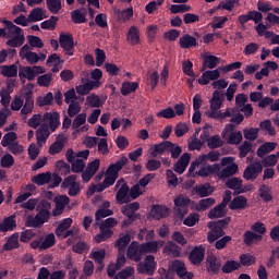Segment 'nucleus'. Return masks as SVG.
I'll return each instance as SVG.
<instances>
[{
	"instance_id": "1",
	"label": "nucleus",
	"mask_w": 279,
	"mask_h": 279,
	"mask_svg": "<svg viewBox=\"0 0 279 279\" xmlns=\"http://www.w3.org/2000/svg\"><path fill=\"white\" fill-rule=\"evenodd\" d=\"M49 219H51V203L44 199L37 205L36 216L27 217L25 226L26 228H43L45 223L49 222Z\"/></svg>"
},
{
	"instance_id": "2",
	"label": "nucleus",
	"mask_w": 279,
	"mask_h": 279,
	"mask_svg": "<svg viewBox=\"0 0 279 279\" xmlns=\"http://www.w3.org/2000/svg\"><path fill=\"white\" fill-rule=\"evenodd\" d=\"M167 151L171 154V158H173V160H178V158H180L182 154V147L170 141H163L161 143L150 146V148L148 149L150 158H158V156H165Z\"/></svg>"
},
{
	"instance_id": "3",
	"label": "nucleus",
	"mask_w": 279,
	"mask_h": 279,
	"mask_svg": "<svg viewBox=\"0 0 279 279\" xmlns=\"http://www.w3.org/2000/svg\"><path fill=\"white\" fill-rule=\"evenodd\" d=\"M230 221H232V218L226 217L225 219L208 222L207 228L210 230L207 234L208 243H215L221 236H226V231L223 230L230 226Z\"/></svg>"
},
{
	"instance_id": "4",
	"label": "nucleus",
	"mask_w": 279,
	"mask_h": 279,
	"mask_svg": "<svg viewBox=\"0 0 279 279\" xmlns=\"http://www.w3.org/2000/svg\"><path fill=\"white\" fill-rule=\"evenodd\" d=\"M43 73H47V69L40 65H26L20 66L19 77L20 80H27L28 82H34L38 75H43Z\"/></svg>"
},
{
	"instance_id": "5",
	"label": "nucleus",
	"mask_w": 279,
	"mask_h": 279,
	"mask_svg": "<svg viewBox=\"0 0 279 279\" xmlns=\"http://www.w3.org/2000/svg\"><path fill=\"white\" fill-rule=\"evenodd\" d=\"M34 84L28 83L26 85L25 92L22 93V99H23V107H22V114H29L32 110H34Z\"/></svg>"
},
{
	"instance_id": "6",
	"label": "nucleus",
	"mask_w": 279,
	"mask_h": 279,
	"mask_svg": "<svg viewBox=\"0 0 279 279\" xmlns=\"http://www.w3.org/2000/svg\"><path fill=\"white\" fill-rule=\"evenodd\" d=\"M191 206V198L180 194L174 198V213L179 219L189 215V207Z\"/></svg>"
},
{
	"instance_id": "7",
	"label": "nucleus",
	"mask_w": 279,
	"mask_h": 279,
	"mask_svg": "<svg viewBox=\"0 0 279 279\" xmlns=\"http://www.w3.org/2000/svg\"><path fill=\"white\" fill-rule=\"evenodd\" d=\"M156 257L154 255H148L145 257L144 262L137 264V272L145 274L146 276H154L156 274Z\"/></svg>"
},
{
	"instance_id": "8",
	"label": "nucleus",
	"mask_w": 279,
	"mask_h": 279,
	"mask_svg": "<svg viewBox=\"0 0 279 279\" xmlns=\"http://www.w3.org/2000/svg\"><path fill=\"white\" fill-rule=\"evenodd\" d=\"M117 189L119 190L116 195V202L118 204H128V202H130V186L125 183L124 179L117 181L114 190L117 191Z\"/></svg>"
},
{
	"instance_id": "9",
	"label": "nucleus",
	"mask_w": 279,
	"mask_h": 279,
	"mask_svg": "<svg viewBox=\"0 0 279 279\" xmlns=\"http://www.w3.org/2000/svg\"><path fill=\"white\" fill-rule=\"evenodd\" d=\"M68 162L71 163L72 173H84V169L86 168V163L84 159H75V151L73 148H69L65 153Z\"/></svg>"
},
{
	"instance_id": "10",
	"label": "nucleus",
	"mask_w": 279,
	"mask_h": 279,
	"mask_svg": "<svg viewBox=\"0 0 279 279\" xmlns=\"http://www.w3.org/2000/svg\"><path fill=\"white\" fill-rule=\"evenodd\" d=\"M260 173H263V165L258 161L251 163L245 168L243 178L244 180H251L254 182V180H256Z\"/></svg>"
},
{
	"instance_id": "11",
	"label": "nucleus",
	"mask_w": 279,
	"mask_h": 279,
	"mask_svg": "<svg viewBox=\"0 0 279 279\" xmlns=\"http://www.w3.org/2000/svg\"><path fill=\"white\" fill-rule=\"evenodd\" d=\"M126 257L134 263H141V260H143V251H141V244H138V242L133 241L128 246Z\"/></svg>"
},
{
	"instance_id": "12",
	"label": "nucleus",
	"mask_w": 279,
	"mask_h": 279,
	"mask_svg": "<svg viewBox=\"0 0 279 279\" xmlns=\"http://www.w3.org/2000/svg\"><path fill=\"white\" fill-rule=\"evenodd\" d=\"M60 47L66 51V56H73V49H75V43L73 40V35L71 34H60L59 36Z\"/></svg>"
},
{
	"instance_id": "13",
	"label": "nucleus",
	"mask_w": 279,
	"mask_h": 279,
	"mask_svg": "<svg viewBox=\"0 0 279 279\" xmlns=\"http://www.w3.org/2000/svg\"><path fill=\"white\" fill-rule=\"evenodd\" d=\"M206 256V247L204 245L194 246L190 252L189 259L192 265H202Z\"/></svg>"
},
{
	"instance_id": "14",
	"label": "nucleus",
	"mask_w": 279,
	"mask_h": 279,
	"mask_svg": "<svg viewBox=\"0 0 279 279\" xmlns=\"http://www.w3.org/2000/svg\"><path fill=\"white\" fill-rule=\"evenodd\" d=\"M71 198L66 195H59L54 197V209L52 210V217H60L64 213V208L69 206Z\"/></svg>"
},
{
	"instance_id": "15",
	"label": "nucleus",
	"mask_w": 279,
	"mask_h": 279,
	"mask_svg": "<svg viewBox=\"0 0 279 279\" xmlns=\"http://www.w3.org/2000/svg\"><path fill=\"white\" fill-rule=\"evenodd\" d=\"M219 71H221L219 68L216 70L205 71L198 78V84H201V86H207V84H210V82H216V80L221 77V72Z\"/></svg>"
},
{
	"instance_id": "16",
	"label": "nucleus",
	"mask_w": 279,
	"mask_h": 279,
	"mask_svg": "<svg viewBox=\"0 0 279 279\" xmlns=\"http://www.w3.org/2000/svg\"><path fill=\"white\" fill-rule=\"evenodd\" d=\"M44 123H47L50 132H56L60 128V113L59 112H46L43 118Z\"/></svg>"
},
{
	"instance_id": "17",
	"label": "nucleus",
	"mask_w": 279,
	"mask_h": 279,
	"mask_svg": "<svg viewBox=\"0 0 279 279\" xmlns=\"http://www.w3.org/2000/svg\"><path fill=\"white\" fill-rule=\"evenodd\" d=\"M227 189H231L233 195H241V193H247V190L243 189V180L232 177L226 182Z\"/></svg>"
},
{
	"instance_id": "18",
	"label": "nucleus",
	"mask_w": 279,
	"mask_h": 279,
	"mask_svg": "<svg viewBox=\"0 0 279 279\" xmlns=\"http://www.w3.org/2000/svg\"><path fill=\"white\" fill-rule=\"evenodd\" d=\"M220 169H221V166L219 163L207 165V166L201 167V169L196 171V174L199 175V178H210V175L218 177Z\"/></svg>"
},
{
	"instance_id": "19",
	"label": "nucleus",
	"mask_w": 279,
	"mask_h": 279,
	"mask_svg": "<svg viewBox=\"0 0 279 279\" xmlns=\"http://www.w3.org/2000/svg\"><path fill=\"white\" fill-rule=\"evenodd\" d=\"M226 100V96L219 92L215 90L213 93V97L209 100L210 104V112H217L221 109V106H223V101Z\"/></svg>"
},
{
	"instance_id": "20",
	"label": "nucleus",
	"mask_w": 279,
	"mask_h": 279,
	"mask_svg": "<svg viewBox=\"0 0 279 279\" xmlns=\"http://www.w3.org/2000/svg\"><path fill=\"white\" fill-rule=\"evenodd\" d=\"M191 162V154L184 153L179 160L174 163V171L175 173H179V175H182L186 171V167H189V163Z\"/></svg>"
},
{
	"instance_id": "21",
	"label": "nucleus",
	"mask_w": 279,
	"mask_h": 279,
	"mask_svg": "<svg viewBox=\"0 0 279 279\" xmlns=\"http://www.w3.org/2000/svg\"><path fill=\"white\" fill-rule=\"evenodd\" d=\"M129 162L128 157H121L120 160H118L116 163H111L108 169L107 172L108 175H113L116 178H119V171H121V169H123V167H125Z\"/></svg>"
},
{
	"instance_id": "22",
	"label": "nucleus",
	"mask_w": 279,
	"mask_h": 279,
	"mask_svg": "<svg viewBox=\"0 0 279 279\" xmlns=\"http://www.w3.org/2000/svg\"><path fill=\"white\" fill-rule=\"evenodd\" d=\"M64 141H66V137H64V134H59L56 138V142L52 143L49 147V154L50 156H56V154H60L64 149Z\"/></svg>"
},
{
	"instance_id": "23",
	"label": "nucleus",
	"mask_w": 279,
	"mask_h": 279,
	"mask_svg": "<svg viewBox=\"0 0 279 279\" xmlns=\"http://www.w3.org/2000/svg\"><path fill=\"white\" fill-rule=\"evenodd\" d=\"M51 136V130L49 129V124L41 123L40 128L36 131V140L37 144L47 143V138Z\"/></svg>"
},
{
	"instance_id": "24",
	"label": "nucleus",
	"mask_w": 279,
	"mask_h": 279,
	"mask_svg": "<svg viewBox=\"0 0 279 279\" xmlns=\"http://www.w3.org/2000/svg\"><path fill=\"white\" fill-rule=\"evenodd\" d=\"M239 173V165L231 163L225 167L222 170H218L219 180H226L227 178H232V175H236Z\"/></svg>"
},
{
	"instance_id": "25",
	"label": "nucleus",
	"mask_w": 279,
	"mask_h": 279,
	"mask_svg": "<svg viewBox=\"0 0 279 279\" xmlns=\"http://www.w3.org/2000/svg\"><path fill=\"white\" fill-rule=\"evenodd\" d=\"M260 241H263V235H258L253 231L247 230L243 234V243L247 247H252V245H255V243H260Z\"/></svg>"
},
{
	"instance_id": "26",
	"label": "nucleus",
	"mask_w": 279,
	"mask_h": 279,
	"mask_svg": "<svg viewBox=\"0 0 279 279\" xmlns=\"http://www.w3.org/2000/svg\"><path fill=\"white\" fill-rule=\"evenodd\" d=\"M179 45L181 49H192V47H199V44L197 43V38L191 36L190 34H184L179 39Z\"/></svg>"
},
{
	"instance_id": "27",
	"label": "nucleus",
	"mask_w": 279,
	"mask_h": 279,
	"mask_svg": "<svg viewBox=\"0 0 279 279\" xmlns=\"http://www.w3.org/2000/svg\"><path fill=\"white\" fill-rule=\"evenodd\" d=\"M47 17V11L40 7L34 8L28 14V21L31 23H38V21H45Z\"/></svg>"
},
{
	"instance_id": "28",
	"label": "nucleus",
	"mask_w": 279,
	"mask_h": 279,
	"mask_svg": "<svg viewBox=\"0 0 279 279\" xmlns=\"http://www.w3.org/2000/svg\"><path fill=\"white\" fill-rule=\"evenodd\" d=\"M163 254H171L173 258H180L182 254V247L178 246V244H175L173 241H168L163 246Z\"/></svg>"
},
{
	"instance_id": "29",
	"label": "nucleus",
	"mask_w": 279,
	"mask_h": 279,
	"mask_svg": "<svg viewBox=\"0 0 279 279\" xmlns=\"http://www.w3.org/2000/svg\"><path fill=\"white\" fill-rule=\"evenodd\" d=\"M230 210H245L247 208V198L243 195L235 196L230 205H229Z\"/></svg>"
},
{
	"instance_id": "30",
	"label": "nucleus",
	"mask_w": 279,
	"mask_h": 279,
	"mask_svg": "<svg viewBox=\"0 0 279 279\" xmlns=\"http://www.w3.org/2000/svg\"><path fill=\"white\" fill-rule=\"evenodd\" d=\"M86 14H88L86 8L76 9L71 12V19L76 25H82V23H86Z\"/></svg>"
},
{
	"instance_id": "31",
	"label": "nucleus",
	"mask_w": 279,
	"mask_h": 279,
	"mask_svg": "<svg viewBox=\"0 0 279 279\" xmlns=\"http://www.w3.org/2000/svg\"><path fill=\"white\" fill-rule=\"evenodd\" d=\"M1 23H3L5 29L8 31L9 35H7V38H11V36H17L23 34V28L16 26L12 21L2 20Z\"/></svg>"
},
{
	"instance_id": "32",
	"label": "nucleus",
	"mask_w": 279,
	"mask_h": 279,
	"mask_svg": "<svg viewBox=\"0 0 279 279\" xmlns=\"http://www.w3.org/2000/svg\"><path fill=\"white\" fill-rule=\"evenodd\" d=\"M258 195L266 204L274 201V195L271 194V187L267 184H262L258 187Z\"/></svg>"
},
{
	"instance_id": "33",
	"label": "nucleus",
	"mask_w": 279,
	"mask_h": 279,
	"mask_svg": "<svg viewBox=\"0 0 279 279\" xmlns=\"http://www.w3.org/2000/svg\"><path fill=\"white\" fill-rule=\"evenodd\" d=\"M16 228V219L14 216H9L0 223V232H12Z\"/></svg>"
},
{
	"instance_id": "34",
	"label": "nucleus",
	"mask_w": 279,
	"mask_h": 279,
	"mask_svg": "<svg viewBox=\"0 0 279 279\" xmlns=\"http://www.w3.org/2000/svg\"><path fill=\"white\" fill-rule=\"evenodd\" d=\"M214 191L215 190L210 186V183H204L194 187V193L199 197H209V195H213Z\"/></svg>"
},
{
	"instance_id": "35",
	"label": "nucleus",
	"mask_w": 279,
	"mask_h": 279,
	"mask_svg": "<svg viewBox=\"0 0 279 279\" xmlns=\"http://www.w3.org/2000/svg\"><path fill=\"white\" fill-rule=\"evenodd\" d=\"M21 244L19 243V232L9 236L7 243L3 245L4 252H12V250H19Z\"/></svg>"
},
{
	"instance_id": "36",
	"label": "nucleus",
	"mask_w": 279,
	"mask_h": 279,
	"mask_svg": "<svg viewBox=\"0 0 279 279\" xmlns=\"http://www.w3.org/2000/svg\"><path fill=\"white\" fill-rule=\"evenodd\" d=\"M126 38L132 46L138 45L141 43V31H138V27L131 26Z\"/></svg>"
},
{
	"instance_id": "37",
	"label": "nucleus",
	"mask_w": 279,
	"mask_h": 279,
	"mask_svg": "<svg viewBox=\"0 0 279 279\" xmlns=\"http://www.w3.org/2000/svg\"><path fill=\"white\" fill-rule=\"evenodd\" d=\"M277 146H278V144L276 142L264 143L257 149L258 158H263L264 156H267V154H271V151H274V149H276Z\"/></svg>"
},
{
	"instance_id": "38",
	"label": "nucleus",
	"mask_w": 279,
	"mask_h": 279,
	"mask_svg": "<svg viewBox=\"0 0 279 279\" xmlns=\"http://www.w3.org/2000/svg\"><path fill=\"white\" fill-rule=\"evenodd\" d=\"M227 211L226 207L221 204H218L214 208H211L207 215L208 219H221L226 217Z\"/></svg>"
},
{
	"instance_id": "39",
	"label": "nucleus",
	"mask_w": 279,
	"mask_h": 279,
	"mask_svg": "<svg viewBox=\"0 0 279 279\" xmlns=\"http://www.w3.org/2000/svg\"><path fill=\"white\" fill-rule=\"evenodd\" d=\"M219 269H221V259L216 256H211L207 260V271L209 274H219Z\"/></svg>"
},
{
	"instance_id": "40",
	"label": "nucleus",
	"mask_w": 279,
	"mask_h": 279,
	"mask_svg": "<svg viewBox=\"0 0 279 279\" xmlns=\"http://www.w3.org/2000/svg\"><path fill=\"white\" fill-rule=\"evenodd\" d=\"M0 73L3 77H16L19 75V66L16 64L1 65Z\"/></svg>"
},
{
	"instance_id": "41",
	"label": "nucleus",
	"mask_w": 279,
	"mask_h": 279,
	"mask_svg": "<svg viewBox=\"0 0 279 279\" xmlns=\"http://www.w3.org/2000/svg\"><path fill=\"white\" fill-rule=\"evenodd\" d=\"M131 241H132V235H130L129 233L121 235L116 241V247H117L118 252H125V250H128V245H130Z\"/></svg>"
},
{
	"instance_id": "42",
	"label": "nucleus",
	"mask_w": 279,
	"mask_h": 279,
	"mask_svg": "<svg viewBox=\"0 0 279 279\" xmlns=\"http://www.w3.org/2000/svg\"><path fill=\"white\" fill-rule=\"evenodd\" d=\"M32 182L37 184V186H45L51 182V172L39 173L33 177Z\"/></svg>"
},
{
	"instance_id": "43",
	"label": "nucleus",
	"mask_w": 279,
	"mask_h": 279,
	"mask_svg": "<svg viewBox=\"0 0 279 279\" xmlns=\"http://www.w3.org/2000/svg\"><path fill=\"white\" fill-rule=\"evenodd\" d=\"M240 267H241V263L234 259H229L221 267V271L222 274H232L234 271H239Z\"/></svg>"
},
{
	"instance_id": "44",
	"label": "nucleus",
	"mask_w": 279,
	"mask_h": 279,
	"mask_svg": "<svg viewBox=\"0 0 279 279\" xmlns=\"http://www.w3.org/2000/svg\"><path fill=\"white\" fill-rule=\"evenodd\" d=\"M25 45V34L14 35L7 40V46L16 49V47H23Z\"/></svg>"
},
{
	"instance_id": "45",
	"label": "nucleus",
	"mask_w": 279,
	"mask_h": 279,
	"mask_svg": "<svg viewBox=\"0 0 279 279\" xmlns=\"http://www.w3.org/2000/svg\"><path fill=\"white\" fill-rule=\"evenodd\" d=\"M220 59L217 56L208 54L203 59V71L204 69H216L217 64H219Z\"/></svg>"
},
{
	"instance_id": "46",
	"label": "nucleus",
	"mask_w": 279,
	"mask_h": 279,
	"mask_svg": "<svg viewBox=\"0 0 279 279\" xmlns=\"http://www.w3.org/2000/svg\"><path fill=\"white\" fill-rule=\"evenodd\" d=\"M53 82V74L51 72L49 73H43V75H39L37 77V84L41 88H49L51 86V83Z\"/></svg>"
},
{
	"instance_id": "47",
	"label": "nucleus",
	"mask_w": 279,
	"mask_h": 279,
	"mask_svg": "<svg viewBox=\"0 0 279 279\" xmlns=\"http://www.w3.org/2000/svg\"><path fill=\"white\" fill-rule=\"evenodd\" d=\"M137 89H138L137 82H124L122 83L121 95H123V97H128L130 93H136Z\"/></svg>"
},
{
	"instance_id": "48",
	"label": "nucleus",
	"mask_w": 279,
	"mask_h": 279,
	"mask_svg": "<svg viewBox=\"0 0 279 279\" xmlns=\"http://www.w3.org/2000/svg\"><path fill=\"white\" fill-rule=\"evenodd\" d=\"M215 198L213 197H208V198H203L198 202V204L196 205L195 209L198 213H204L205 210H208V208L215 206Z\"/></svg>"
},
{
	"instance_id": "49",
	"label": "nucleus",
	"mask_w": 279,
	"mask_h": 279,
	"mask_svg": "<svg viewBox=\"0 0 279 279\" xmlns=\"http://www.w3.org/2000/svg\"><path fill=\"white\" fill-rule=\"evenodd\" d=\"M142 254H156L158 252V242H145L140 244Z\"/></svg>"
},
{
	"instance_id": "50",
	"label": "nucleus",
	"mask_w": 279,
	"mask_h": 279,
	"mask_svg": "<svg viewBox=\"0 0 279 279\" xmlns=\"http://www.w3.org/2000/svg\"><path fill=\"white\" fill-rule=\"evenodd\" d=\"M153 213L156 219H165L169 217V208L162 205H154Z\"/></svg>"
},
{
	"instance_id": "51",
	"label": "nucleus",
	"mask_w": 279,
	"mask_h": 279,
	"mask_svg": "<svg viewBox=\"0 0 279 279\" xmlns=\"http://www.w3.org/2000/svg\"><path fill=\"white\" fill-rule=\"evenodd\" d=\"M73 223V219L71 218H65L63 219L59 226L57 227L54 234L57 236H62V233L66 232V230H69V228H71V225Z\"/></svg>"
},
{
	"instance_id": "52",
	"label": "nucleus",
	"mask_w": 279,
	"mask_h": 279,
	"mask_svg": "<svg viewBox=\"0 0 279 279\" xmlns=\"http://www.w3.org/2000/svg\"><path fill=\"white\" fill-rule=\"evenodd\" d=\"M46 5L51 14H58L62 10V0H46Z\"/></svg>"
},
{
	"instance_id": "53",
	"label": "nucleus",
	"mask_w": 279,
	"mask_h": 279,
	"mask_svg": "<svg viewBox=\"0 0 279 279\" xmlns=\"http://www.w3.org/2000/svg\"><path fill=\"white\" fill-rule=\"evenodd\" d=\"M58 21H60V17L51 15L49 20L40 23V27L41 29H49L50 32H53V29H56V26L58 25Z\"/></svg>"
},
{
	"instance_id": "54",
	"label": "nucleus",
	"mask_w": 279,
	"mask_h": 279,
	"mask_svg": "<svg viewBox=\"0 0 279 279\" xmlns=\"http://www.w3.org/2000/svg\"><path fill=\"white\" fill-rule=\"evenodd\" d=\"M89 250L90 245L87 242H77L72 246V252H74V254H87Z\"/></svg>"
},
{
	"instance_id": "55",
	"label": "nucleus",
	"mask_w": 279,
	"mask_h": 279,
	"mask_svg": "<svg viewBox=\"0 0 279 279\" xmlns=\"http://www.w3.org/2000/svg\"><path fill=\"white\" fill-rule=\"evenodd\" d=\"M89 258L95 260L98 265H104V260H106V250L101 248L99 251H94L89 254Z\"/></svg>"
},
{
	"instance_id": "56",
	"label": "nucleus",
	"mask_w": 279,
	"mask_h": 279,
	"mask_svg": "<svg viewBox=\"0 0 279 279\" xmlns=\"http://www.w3.org/2000/svg\"><path fill=\"white\" fill-rule=\"evenodd\" d=\"M162 167V161L156 159V157H153L151 159H148L145 163V168L147 171H158Z\"/></svg>"
},
{
	"instance_id": "57",
	"label": "nucleus",
	"mask_w": 279,
	"mask_h": 279,
	"mask_svg": "<svg viewBox=\"0 0 279 279\" xmlns=\"http://www.w3.org/2000/svg\"><path fill=\"white\" fill-rule=\"evenodd\" d=\"M223 146V142L219 135H214L207 140V147L209 149H219V147Z\"/></svg>"
},
{
	"instance_id": "58",
	"label": "nucleus",
	"mask_w": 279,
	"mask_h": 279,
	"mask_svg": "<svg viewBox=\"0 0 279 279\" xmlns=\"http://www.w3.org/2000/svg\"><path fill=\"white\" fill-rule=\"evenodd\" d=\"M16 138H19L16 133H14V132L5 133L1 141L2 147H10V145H12V143H15L14 141H16Z\"/></svg>"
},
{
	"instance_id": "59",
	"label": "nucleus",
	"mask_w": 279,
	"mask_h": 279,
	"mask_svg": "<svg viewBox=\"0 0 279 279\" xmlns=\"http://www.w3.org/2000/svg\"><path fill=\"white\" fill-rule=\"evenodd\" d=\"M198 222L199 214L192 213L183 220V226H187V228H193V226H196Z\"/></svg>"
},
{
	"instance_id": "60",
	"label": "nucleus",
	"mask_w": 279,
	"mask_h": 279,
	"mask_svg": "<svg viewBox=\"0 0 279 279\" xmlns=\"http://www.w3.org/2000/svg\"><path fill=\"white\" fill-rule=\"evenodd\" d=\"M95 24L100 29H108V15L106 13H99L95 16Z\"/></svg>"
},
{
	"instance_id": "61",
	"label": "nucleus",
	"mask_w": 279,
	"mask_h": 279,
	"mask_svg": "<svg viewBox=\"0 0 279 279\" xmlns=\"http://www.w3.org/2000/svg\"><path fill=\"white\" fill-rule=\"evenodd\" d=\"M53 245H56V235L53 233H49L41 242L40 250H49V247H53Z\"/></svg>"
},
{
	"instance_id": "62",
	"label": "nucleus",
	"mask_w": 279,
	"mask_h": 279,
	"mask_svg": "<svg viewBox=\"0 0 279 279\" xmlns=\"http://www.w3.org/2000/svg\"><path fill=\"white\" fill-rule=\"evenodd\" d=\"M133 274H134V267L129 266L122 269L120 272H118L114 276V279H129V278H132Z\"/></svg>"
},
{
	"instance_id": "63",
	"label": "nucleus",
	"mask_w": 279,
	"mask_h": 279,
	"mask_svg": "<svg viewBox=\"0 0 279 279\" xmlns=\"http://www.w3.org/2000/svg\"><path fill=\"white\" fill-rule=\"evenodd\" d=\"M57 170L59 171L60 175H69V173H71V166L64 160H59L57 162Z\"/></svg>"
},
{
	"instance_id": "64",
	"label": "nucleus",
	"mask_w": 279,
	"mask_h": 279,
	"mask_svg": "<svg viewBox=\"0 0 279 279\" xmlns=\"http://www.w3.org/2000/svg\"><path fill=\"white\" fill-rule=\"evenodd\" d=\"M243 134L246 141H256V138H258V129L256 128L245 129L243 131Z\"/></svg>"
}]
</instances>
